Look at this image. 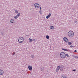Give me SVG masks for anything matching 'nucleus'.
Listing matches in <instances>:
<instances>
[{
	"mask_svg": "<svg viewBox=\"0 0 78 78\" xmlns=\"http://www.w3.org/2000/svg\"><path fill=\"white\" fill-rule=\"evenodd\" d=\"M71 47H73V46L72 45H71L70 46Z\"/></svg>",
	"mask_w": 78,
	"mask_h": 78,
	"instance_id": "32",
	"label": "nucleus"
},
{
	"mask_svg": "<svg viewBox=\"0 0 78 78\" xmlns=\"http://www.w3.org/2000/svg\"><path fill=\"white\" fill-rule=\"evenodd\" d=\"M28 69H29V70H30V71H31V70H32V66H28Z\"/></svg>",
	"mask_w": 78,
	"mask_h": 78,
	"instance_id": "5",
	"label": "nucleus"
},
{
	"mask_svg": "<svg viewBox=\"0 0 78 78\" xmlns=\"http://www.w3.org/2000/svg\"><path fill=\"white\" fill-rule=\"evenodd\" d=\"M60 69H61V67H59V66H58L57 68V69L56 70V72H58V70H59V69L60 70Z\"/></svg>",
	"mask_w": 78,
	"mask_h": 78,
	"instance_id": "7",
	"label": "nucleus"
},
{
	"mask_svg": "<svg viewBox=\"0 0 78 78\" xmlns=\"http://www.w3.org/2000/svg\"><path fill=\"white\" fill-rule=\"evenodd\" d=\"M41 71H43V69H41Z\"/></svg>",
	"mask_w": 78,
	"mask_h": 78,
	"instance_id": "35",
	"label": "nucleus"
},
{
	"mask_svg": "<svg viewBox=\"0 0 78 78\" xmlns=\"http://www.w3.org/2000/svg\"><path fill=\"white\" fill-rule=\"evenodd\" d=\"M39 12L40 14H42V10H40Z\"/></svg>",
	"mask_w": 78,
	"mask_h": 78,
	"instance_id": "26",
	"label": "nucleus"
},
{
	"mask_svg": "<svg viewBox=\"0 0 78 78\" xmlns=\"http://www.w3.org/2000/svg\"><path fill=\"white\" fill-rule=\"evenodd\" d=\"M19 17L17 16L16 15L14 17V19H17Z\"/></svg>",
	"mask_w": 78,
	"mask_h": 78,
	"instance_id": "17",
	"label": "nucleus"
},
{
	"mask_svg": "<svg viewBox=\"0 0 78 78\" xmlns=\"http://www.w3.org/2000/svg\"><path fill=\"white\" fill-rule=\"evenodd\" d=\"M59 67H61L60 69V70H63V66L62 65L61 66H59Z\"/></svg>",
	"mask_w": 78,
	"mask_h": 78,
	"instance_id": "11",
	"label": "nucleus"
},
{
	"mask_svg": "<svg viewBox=\"0 0 78 78\" xmlns=\"http://www.w3.org/2000/svg\"><path fill=\"white\" fill-rule=\"evenodd\" d=\"M51 48V47L50 46L49 48Z\"/></svg>",
	"mask_w": 78,
	"mask_h": 78,
	"instance_id": "34",
	"label": "nucleus"
},
{
	"mask_svg": "<svg viewBox=\"0 0 78 78\" xmlns=\"http://www.w3.org/2000/svg\"><path fill=\"white\" fill-rule=\"evenodd\" d=\"M40 11H42V8H41V7H40Z\"/></svg>",
	"mask_w": 78,
	"mask_h": 78,
	"instance_id": "28",
	"label": "nucleus"
},
{
	"mask_svg": "<svg viewBox=\"0 0 78 78\" xmlns=\"http://www.w3.org/2000/svg\"><path fill=\"white\" fill-rule=\"evenodd\" d=\"M68 44L69 45H72V43L71 42H69L68 43Z\"/></svg>",
	"mask_w": 78,
	"mask_h": 78,
	"instance_id": "18",
	"label": "nucleus"
},
{
	"mask_svg": "<svg viewBox=\"0 0 78 78\" xmlns=\"http://www.w3.org/2000/svg\"><path fill=\"white\" fill-rule=\"evenodd\" d=\"M14 55H15V52H13V53H12V55H13V56H14Z\"/></svg>",
	"mask_w": 78,
	"mask_h": 78,
	"instance_id": "27",
	"label": "nucleus"
},
{
	"mask_svg": "<svg viewBox=\"0 0 78 78\" xmlns=\"http://www.w3.org/2000/svg\"><path fill=\"white\" fill-rule=\"evenodd\" d=\"M63 40L66 42H68V39L66 37H64L63 38Z\"/></svg>",
	"mask_w": 78,
	"mask_h": 78,
	"instance_id": "4",
	"label": "nucleus"
},
{
	"mask_svg": "<svg viewBox=\"0 0 78 78\" xmlns=\"http://www.w3.org/2000/svg\"><path fill=\"white\" fill-rule=\"evenodd\" d=\"M76 69H73V72H75V71H76Z\"/></svg>",
	"mask_w": 78,
	"mask_h": 78,
	"instance_id": "29",
	"label": "nucleus"
},
{
	"mask_svg": "<svg viewBox=\"0 0 78 78\" xmlns=\"http://www.w3.org/2000/svg\"><path fill=\"white\" fill-rule=\"evenodd\" d=\"M4 73V72L2 69H0V75H2Z\"/></svg>",
	"mask_w": 78,
	"mask_h": 78,
	"instance_id": "6",
	"label": "nucleus"
},
{
	"mask_svg": "<svg viewBox=\"0 0 78 78\" xmlns=\"http://www.w3.org/2000/svg\"><path fill=\"white\" fill-rule=\"evenodd\" d=\"M46 38L47 39H48L50 38V37L48 35H47L46 36Z\"/></svg>",
	"mask_w": 78,
	"mask_h": 78,
	"instance_id": "14",
	"label": "nucleus"
},
{
	"mask_svg": "<svg viewBox=\"0 0 78 78\" xmlns=\"http://www.w3.org/2000/svg\"><path fill=\"white\" fill-rule=\"evenodd\" d=\"M18 41L19 43H22V42H23V41H22V40L20 39V38H19L18 39Z\"/></svg>",
	"mask_w": 78,
	"mask_h": 78,
	"instance_id": "10",
	"label": "nucleus"
},
{
	"mask_svg": "<svg viewBox=\"0 0 78 78\" xmlns=\"http://www.w3.org/2000/svg\"><path fill=\"white\" fill-rule=\"evenodd\" d=\"M62 50H64V51H68V50L67 49H64V48H62Z\"/></svg>",
	"mask_w": 78,
	"mask_h": 78,
	"instance_id": "13",
	"label": "nucleus"
},
{
	"mask_svg": "<svg viewBox=\"0 0 78 78\" xmlns=\"http://www.w3.org/2000/svg\"><path fill=\"white\" fill-rule=\"evenodd\" d=\"M31 58H34V55H32L31 56Z\"/></svg>",
	"mask_w": 78,
	"mask_h": 78,
	"instance_id": "23",
	"label": "nucleus"
},
{
	"mask_svg": "<svg viewBox=\"0 0 78 78\" xmlns=\"http://www.w3.org/2000/svg\"><path fill=\"white\" fill-rule=\"evenodd\" d=\"M36 41V40L34 39L33 40H32V41Z\"/></svg>",
	"mask_w": 78,
	"mask_h": 78,
	"instance_id": "33",
	"label": "nucleus"
},
{
	"mask_svg": "<svg viewBox=\"0 0 78 78\" xmlns=\"http://www.w3.org/2000/svg\"><path fill=\"white\" fill-rule=\"evenodd\" d=\"M20 13H19L16 15L18 17H19V16H20Z\"/></svg>",
	"mask_w": 78,
	"mask_h": 78,
	"instance_id": "20",
	"label": "nucleus"
},
{
	"mask_svg": "<svg viewBox=\"0 0 78 78\" xmlns=\"http://www.w3.org/2000/svg\"><path fill=\"white\" fill-rule=\"evenodd\" d=\"M68 35L69 37H72L74 36V33L73 32L70 30L68 32Z\"/></svg>",
	"mask_w": 78,
	"mask_h": 78,
	"instance_id": "1",
	"label": "nucleus"
},
{
	"mask_svg": "<svg viewBox=\"0 0 78 78\" xmlns=\"http://www.w3.org/2000/svg\"><path fill=\"white\" fill-rule=\"evenodd\" d=\"M51 13H49V15L46 16V19H48V18H49V17H50L51 16Z\"/></svg>",
	"mask_w": 78,
	"mask_h": 78,
	"instance_id": "8",
	"label": "nucleus"
},
{
	"mask_svg": "<svg viewBox=\"0 0 78 78\" xmlns=\"http://www.w3.org/2000/svg\"><path fill=\"white\" fill-rule=\"evenodd\" d=\"M29 41H30V42H31L32 41H33V40L31 39V38H29Z\"/></svg>",
	"mask_w": 78,
	"mask_h": 78,
	"instance_id": "21",
	"label": "nucleus"
},
{
	"mask_svg": "<svg viewBox=\"0 0 78 78\" xmlns=\"http://www.w3.org/2000/svg\"><path fill=\"white\" fill-rule=\"evenodd\" d=\"M1 34L2 35H4V32H2L1 33Z\"/></svg>",
	"mask_w": 78,
	"mask_h": 78,
	"instance_id": "19",
	"label": "nucleus"
},
{
	"mask_svg": "<svg viewBox=\"0 0 78 78\" xmlns=\"http://www.w3.org/2000/svg\"><path fill=\"white\" fill-rule=\"evenodd\" d=\"M73 57H74V58H76L78 59V57H77V56H75L73 55Z\"/></svg>",
	"mask_w": 78,
	"mask_h": 78,
	"instance_id": "22",
	"label": "nucleus"
},
{
	"mask_svg": "<svg viewBox=\"0 0 78 78\" xmlns=\"http://www.w3.org/2000/svg\"><path fill=\"white\" fill-rule=\"evenodd\" d=\"M15 13H18V11L15 10Z\"/></svg>",
	"mask_w": 78,
	"mask_h": 78,
	"instance_id": "25",
	"label": "nucleus"
},
{
	"mask_svg": "<svg viewBox=\"0 0 78 78\" xmlns=\"http://www.w3.org/2000/svg\"><path fill=\"white\" fill-rule=\"evenodd\" d=\"M19 39H20L22 41H24V38L22 37H19Z\"/></svg>",
	"mask_w": 78,
	"mask_h": 78,
	"instance_id": "9",
	"label": "nucleus"
},
{
	"mask_svg": "<svg viewBox=\"0 0 78 78\" xmlns=\"http://www.w3.org/2000/svg\"><path fill=\"white\" fill-rule=\"evenodd\" d=\"M14 21L12 19H11L10 20V22H11V23H14Z\"/></svg>",
	"mask_w": 78,
	"mask_h": 78,
	"instance_id": "15",
	"label": "nucleus"
},
{
	"mask_svg": "<svg viewBox=\"0 0 78 78\" xmlns=\"http://www.w3.org/2000/svg\"><path fill=\"white\" fill-rule=\"evenodd\" d=\"M66 76L64 75L62 76L61 78H66Z\"/></svg>",
	"mask_w": 78,
	"mask_h": 78,
	"instance_id": "12",
	"label": "nucleus"
},
{
	"mask_svg": "<svg viewBox=\"0 0 78 78\" xmlns=\"http://www.w3.org/2000/svg\"><path fill=\"white\" fill-rule=\"evenodd\" d=\"M61 57L62 58H66V54L64 52H61L60 54Z\"/></svg>",
	"mask_w": 78,
	"mask_h": 78,
	"instance_id": "2",
	"label": "nucleus"
},
{
	"mask_svg": "<svg viewBox=\"0 0 78 78\" xmlns=\"http://www.w3.org/2000/svg\"><path fill=\"white\" fill-rule=\"evenodd\" d=\"M55 28V27L52 26H51L50 27V29H52V30H53Z\"/></svg>",
	"mask_w": 78,
	"mask_h": 78,
	"instance_id": "16",
	"label": "nucleus"
},
{
	"mask_svg": "<svg viewBox=\"0 0 78 78\" xmlns=\"http://www.w3.org/2000/svg\"><path fill=\"white\" fill-rule=\"evenodd\" d=\"M66 55L68 58H69V54H66Z\"/></svg>",
	"mask_w": 78,
	"mask_h": 78,
	"instance_id": "24",
	"label": "nucleus"
},
{
	"mask_svg": "<svg viewBox=\"0 0 78 78\" xmlns=\"http://www.w3.org/2000/svg\"><path fill=\"white\" fill-rule=\"evenodd\" d=\"M34 6H35L36 8H39L40 6L37 3L35 4Z\"/></svg>",
	"mask_w": 78,
	"mask_h": 78,
	"instance_id": "3",
	"label": "nucleus"
},
{
	"mask_svg": "<svg viewBox=\"0 0 78 78\" xmlns=\"http://www.w3.org/2000/svg\"><path fill=\"white\" fill-rule=\"evenodd\" d=\"M76 51H76V50H75V51H74V52L75 53H76Z\"/></svg>",
	"mask_w": 78,
	"mask_h": 78,
	"instance_id": "31",
	"label": "nucleus"
},
{
	"mask_svg": "<svg viewBox=\"0 0 78 78\" xmlns=\"http://www.w3.org/2000/svg\"><path fill=\"white\" fill-rule=\"evenodd\" d=\"M75 23H77V21H75Z\"/></svg>",
	"mask_w": 78,
	"mask_h": 78,
	"instance_id": "30",
	"label": "nucleus"
}]
</instances>
